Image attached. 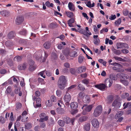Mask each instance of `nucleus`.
<instances>
[{
	"label": "nucleus",
	"instance_id": "5",
	"mask_svg": "<svg viewBox=\"0 0 131 131\" xmlns=\"http://www.w3.org/2000/svg\"><path fill=\"white\" fill-rule=\"evenodd\" d=\"M40 119L39 122H43L44 121H47L49 118L48 116H46V114L45 113H41L39 115Z\"/></svg>",
	"mask_w": 131,
	"mask_h": 131
},
{
	"label": "nucleus",
	"instance_id": "8",
	"mask_svg": "<svg viewBox=\"0 0 131 131\" xmlns=\"http://www.w3.org/2000/svg\"><path fill=\"white\" fill-rule=\"evenodd\" d=\"M122 67V66L120 64L117 63L115 66L113 67V70H116L119 72L122 71L124 70H121Z\"/></svg>",
	"mask_w": 131,
	"mask_h": 131
},
{
	"label": "nucleus",
	"instance_id": "33",
	"mask_svg": "<svg viewBox=\"0 0 131 131\" xmlns=\"http://www.w3.org/2000/svg\"><path fill=\"white\" fill-rule=\"evenodd\" d=\"M78 89L80 91H83L85 90V88L81 84H79L78 86Z\"/></svg>",
	"mask_w": 131,
	"mask_h": 131
},
{
	"label": "nucleus",
	"instance_id": "39",
	"mask_svg": "<svg viewBox=\"0 0 131 131\" xmlns=\"http://www.w3.org/2000/svg\"><path fill=\"white\" fill-rule=\"evenodd\" d=\"M83 36L86 39H88L90 36L91 35V33H83Z\"/></svg>",
	"mask_w": 131,
	"mask_h": 131
},
{
	"label": "nucleus",
	"instance_id": "60",
	"mask_svg": "<svg viewBox=\"0 0 131 131\" xmlns=\"http://www.w3.org/2000/svg\"><path fill=\"white\" fill-rule=\"evenodd\" d=\"M6 72V70L4 69L1 70L0 71V73L2 74H5Z\"/></svg>",
	"mask_w": 131,
	"mask_h": 131
},
{
	"label": "nucleus",
	"instance_id": "35",
	"mask_svg": "<svg viewBox=\"0 0 131 131\" xmlns=\"http://www.w3.org/2000/svg\"><path fill=\"white\" fill-rule=\"evenodd\" d=\"M46 104L49 107H51L53 105V103L50 100H49L46 102Z\"/></svg>",
	"mask_w": 131,
	"mask_h": 131
},
{
	"label": "nucleus",
	"instance_id": "14",
	"mask_svg": "<svg viewBox=\"0 0 131 131\" xmlns=\"http://www.w3.org/2000/svg\"><path fill=\"white\" fill-rule=\"evenodd\" d=\"M78 104L76 102H72L70 104L71 108L73 110L77 109L78 107Z\"/></svg>",
	"mask_w": 131,
	"mask_h": 131
},
{
	"label": "nucleus",
	"instance_id": "57",
	"mask_svg": "<svg viewBox=\"0 0 131 131\" xmlns=\"http://www.w3.org/2000/svg\"><path fill=\"white\" fill-rule=\"evenodd\" d=\"M74 22V18H72L69 19L68 21V23L69 24H72Z\"/></svg>",
	"mask_w": 131,
	"mask_h": 131
},
{
	"label": "nucleus",
	"instance_id": "59",
	"mask_svg": "<svg viewBox=\"0 0 131 131\" xmlns=\"http://www.w3.org/2000/svg\"><path fill=\"white\" fill-rule=\"evenodd\" d=\"M64 66L66 68H69L70 67V65L69 63L66 62L64 64Z\"/></svg>",
	"mask_w": 131,
	"mask_h": 131
},
{
	"label": "nucleus",
	"instance_id": "30",
	"mask_svg": "<svg viewBox=\"0 0 131 131\" xmlns=\"http://www.w3.org/2000/svg\"><path fill=\"white\" fill-rule=\"evenodd\" d=\"M12 91V87L10 86H8L5 91V93L7 94H9Z\"/></svg>",
	"mask_w": 131,
	"mask_h": 131
},
{
	"label": "nucleus",
	"instance_id": "50",
	"mask_svg": "<svg viewBox=\"0 0 131 131\" xmlns=\"http://www.w3.org/2000/svg\"><path fill=\"white\" fill-rule=\"evenodd\" d=\"M56 93L58 97H60L62 94V92L59 90H57L56 91Z\"/></svg>",
	"mask_w": 131,
	"mask_h": 131
},
{
	"label": "nucleus",
	"instance_id": "26",
	"mask_svg": "<svg viewBox=\"0 0 131 131\" xmlns=\"http://www.w3.org/2000/svg\"><path fill=\"white\" fill-rule=\"evenodd\" d=\"M63 119L64 123H65L67 124L69 123L71 121V119L69 117H64L63 118Z\"/></svg>",
	"mask_w": 131,
	"mask_h": 131
},
{
	"label": "nucleus",
	"instance_id": "43",
	"mask_svg": "<svg viewBox=\"0 0 131 131\" xmlns=\"http://www.w3.org/2000/svg\"><path fill=\"white\" fill-rule=\"evenodd\" d=\"M25 127L27 129H29L31 127V124L30 123H27L25 124Z\"/></svg>",
	"mask_w": 131,
	"mask_h": 131
},
{
	"label": "nucleus",
	"instance_id": "2",
	"mask_svg": "<svg viewBox=\"0 0 131 131\" xmlns=\"http://www.w3.org/2000/svg\"><path fill=\"white\" fill-rule=\"evenodd\" d=\"M102 107L101 105L97 106L94 110L93 115L95 117L99 116L101 113L102 111Z\"/></svg>",
	"mask_w": 131,
	"mask_h": 131
},
{
	"label": "nucleus",
	"instance_id": "29",
	"mask_svg": "<svg viewBox=\"0 0 131 131\" xmlns=\"http://www.w3.org/2000/svg\"><path fill=\"white\" fill-rule=\"evenodd\" d=\"M22 57L21 56H16L14 59V60L15 61L19 62L22 59Z\"/></svg>",
	"mask_w": 131,
	"mask_h": 131
},
{
	"label": "nucleus",
	"instance_id": "21",
	"mask_svg": "<svg viewBox=\"0 0 131 131\" xmlns=\"http://www.w3.org/2000/svg\"><path fill=\"white\" fill-rule=\"evenodd\" d=\"M44 47L46 49H49L51 47V43L49 42H45L43 44Z\"/></svg>",
	"mask_w": 131,
	"mask_h": 131
},
{
	"label": "nucleus",
	"instance_id": "52",
	"mask_svg": "<svg viewBox=\"0 0 131 131\" xmlns=\"http://www.w3.org/2000/svg\"><path fill=\"white\" fill-rule=\"evenodd\" d=\"M45 70L39 73V74L41 75V76L42 77L44 78H46L45 75H43L45 73Z\"/></svg>",
	"mask_w": 131,
	"mask_h": 131
},
{
	"label": "nucleus",
	"instance_id": "34",
	"mask_svg": "<svg viewBox=\"0 0 131 131\" xmlns=\"http://www.w3.org/2000/svg\"><path fill=\"white\" fill-rule=\"evenodd\" d=\"M84 59V57L82 56H79L78 58V61L79 63H82Z\"/></svg>",
	"mask_w": 131,
	"mask_h": 131
},
{
	"label": "nucleus",
	"instance_id": "53",
	"mask_svg": "<svg viewBox=\"0 0 131 131\" xmlns=\"http://www.w3.org/2000/svg\"><path fill=\"white\" fill-rule=\"evenodd\" d=\"M70 73L73 74H74L75 73V69L73 68H71L70 69Z\"/></svg>",
	"mask_w": 131,
	"mask_h": 131
},
{
	"label": "nucleus",
	"instance_id": "15",
	"mask_svg": "<svg viewBox=\"0 0 131 131\" xmlns=\"http://www.w3.org/2000/svg\"><path fill=\"white\" fill-rule=\"evenodd\" d=\"M88 118L87 116H82L80 117L79 119V121L80 122H82L86 121Z\"/></svg>",
	"mask_w": 131,
	"mask_h": 131
},
{
	"label": "nucleus",
	"instance_id": "62",
	"mask_svg": "<svg viewBox=\"0 0 131 131\" xmlns=\"http://www.w3.org/2000/svg\"><path fill=\"white\" fill-rule=\"evenodd\" d=\"M82 15L84 17H85L87 19H89V17L87 16V14L84 13H82Z\"/></svg>",
	"mask_w": 131,
	"mask_h": 131
},
{
	"label": "nucleus",
	"instance_id": "40",
	"mask_svg": "<svg viewBox=\"0 0 131 131\" xmlns=\"http://www.w3.org/2000/svg\"><path fill=\"white\" fill-rule=\"evenodd\" d=\"M67 16L70 18H71L73 16V13L71 12H66Z\"/></svg>",
	"mask_w": 131,
	"mask_h": 131
},
{
	"label": "nucleus",
	"instance_id": "63",
	"mask_svg": "<svg viewBox=\"0 0 131 131\" xmlns=\"http://www.w3.org/2000/svg\"><path fill=\"white\" fill-rule=\"evenodd\" d=\"M110 78L109 79H111L112 80H115V75H114L113 74H111L110 75Z\"/></svg>",
	"mask_w": 131,
	"mask_h": 131
},
{
	"label": "nucleus",
	"instance_id": "24",
	"mask_svg": "<svg viewBox=\"0 0 131 131\" xmlns=\"http://www.w3.org/2000/svg\"><path fill=\"white\" fill-rule=\"evenodd\" d=\"M123 106L124 107L123 109H125L128 107L131 108V102H128L127 103H125L123 104Z\"/></svg>",
	"mask_w": 131,
	"mask_h": 131
},
{
	"label": "nucleus",
	"instance_id": "10",
	"mask_svg": "<svg viewBox=\"0 0 131 131\" xmlns=\"http://www.w3.org/2000/svg\"><path fill=\"white\" fill-rule=\"evenodd\" d=\"M121 105V103L118 101L117 100H114L112 103V106L118 108H119Z\"/></svg>",
	"mask_w": 131,
	"mask_h": 131
},
{
	"label": "nucleus",
	"instance_id": "41",
	"mask_svg": "<svg viewBox=\"0 0 131 131\" xmlns=\"http://www.w3.org/2000/svg\"><path fill=\"white\" fill-rule=\"evenodd\" d=\"M19 42L20 43L24 45H25L27 44V41L25 39H23L20 40Z\"/></svg>",
	"mask_w": 131,
	"mask_h": 131
},
{
	"label": "nucleus",
	"instance_id": "25",
	"mask_svg": "<svg viewBox=\"0 0 131 131\" xmlns=\"http://www.w3.org/2000/svg\"><path fill=\"white\" fill-rule=\"evenodd\" d=\"M123 114V112L122 111L118 112L115 115V118L117 119L120 117H121Z\"/></svg>",
	"mask_w": 131,
	"mask_h": 131
},
{
	"label": "nucleus",
	"instance_id": "9",
	"mask_svg": "<svg viewBox=\"0 0 131 131\" xmlns=\"http://www.w3.org/2000/svg\"><path fill=\"white\" fill-rule=\"evenodd\" d=\"M92 126L95 128H98L99 126V123L97 119H94L92 121Z\"/></svg>",
	"mask_w": 131,
	"mask_h": 131
},
{
	"label": "nucleus",
	"instance_id": "37",
	"mask_svg": "<svg viewBox=\"0 0 131 131\" xmlns=\"http://www.w3.org/2000/svg\"><path fill=\"white\" fill-rule=\"evenodd\" d=\"M120 81L125 85H127L128 84V82L127 80L121 79Z\"/></svg>",
	"mask_w": 131,
	"mask_h": 131
},
{
	"label": "nucleus",
	"instance_id": "18",
	"mask_svg": "<svg viewBox=\"0 0 131 131\" xmlns=\"http://www.w3.org/2000/svg\"><path fill=\"white\" fill-rule=\"evenodd\" d=\"M90 125L89 123H86L84 125V129L86 131H88L90 129Z\"/></svg>",
	"mask_w": 131,
	"mask_h": 131
},
{
	"label": "nucleus",
	"instance_id": "61",
	"mask_svg": "<svg viewBox=\"0 0 131 131\" xmlns=\"http://www.w3.org/2000/svg\"><path fill=\"white\" fill-rule=\"evenodd\" d=\"M35 95L37 97L40 96V93L39 91H36L35 93Z\"/></svg>",
	"mask_w": 131,
	"mask_h": 131
},
{
	"label": "nucleus",
	"instance_id": "36",
	"mask_svg": "<svg viewBox=\"0 0 131 131\" xmlns=\"http://www.w3.org/2000/svg\"><path fill=\"white\" fill-rule=\"evenodd\" d=\"M59 125L61 127H63L64 125V122L62 120H59L58 121Z\"/></svg>",
	"mask_w": 131,
	"mask_h": 131
},
{
	"label": "nucleus",
	"instance_id": "55",
	"mask_svg": "<svg viewBox=\"0 0 131 131\" xmlns=\"http://www.w3.org/2000/svg\"><path fill=\"white\" fill-rule=\"evenodd\" d=\"M82 82L85 84H88L89 83V80L85 79L82 80Z\"/></svg>",
	"mask_w": 131,
	"mask_h": 131
},
{
	"label": "nucleus",
	"instance_id": "45",
	"mask_svg": "<svg viewBox=\"0 0 131 131\" xmlns=\"http://www.w3.org/2000/svg\"><path fill=\"white\" fill-rule=\"evenodd\" d=\"M122 43L119 42L117 43L116 46L117 49L122 48Z\"/></svg>",
	"mask_w": 131,
	"mask_h": 131
},
{
	"label": "nucleus",
	"instance_id": "44",
	"mask_svg": "<svg viewBox=\"0 0 131 131\" xmlns=\"http://www.w3.org/2000/svg\"><path fill=\"white\" fill-rule=\"evenodd\" d=\"M121 18H118L117 20H116L114 23L115 25H119L121 23Z\"/></svg>",
	"mask_w": 131,
	"mask_h": 131
},
{
	"label": "nucleus",
	"instance_id": "51",
	"mask_svg": "<svg viewBox=\"0 0 131 131\" xmlns=\"http://www.w3.org/2000/svg\"><path fill=\"white\" fill-rule=\"evenodd\" d=\"M14 33H8L7 35L8 38L11 39L14 36Z\"/></svg>",
	"mask_w": 131,
	"mask_h": 131
},
{
	"label": "nucleus",
	"instance_id": "6",
	"mask_svg": "<svg viewBox=\"0 0 131 131\" xmlns=\"http://www.w3.org/2000/svg\"><path fill=\"white\" fill-rule=\"evenodd\" d=\"M24 18L23 16H18L16 19V23L17 25L21 24L23 21Z\"/></svg>",
	"mask_w": 131,
	"mask_h": 131
},
{
	"label": "nucleus",
	"instance_id": "13",
	"mask_svg": "<svg viewBox=\"0 0 131 131\" xmlns=\"http://www.w3.org/2000/svg\"><path fill=\"white\" fill-rule=\"evenodd\" d=\"M86 70V68L84 66H82L79 67L77 69L78 72L79 73H81L84 72Z\"/></svg>",
	"mask_w": 131,
	"mask_h": 131
},
{
	"label": "nucleus",
	"instance_id": "38",
	"mask_svg": "<svg viewBox=\"0 0 131 131\" xmlns=\"http://www.w3.org/2000/svg\"><path fill=\"white\" fill-rule=\"evenodd\" d=\"M129 95V94L127 93H123L121 96V97L123 99H125L128 97Z\"/></svg>",
	"mask_w": 131,
	"mask_h": 131
},
{
	"label": "nucleus",
	"instance_id": "3",
	"mask_svg": "<svg viewBox=\"0 0 131 131\" xmlns=\"http://www.w3.org/2000/svg\"><path fill=\"white\" fill-rule=\"evenodd\" d=\"M66 92V94L64 95L63 99L66 105L69 106L70 104L69 102L71 100V97L70 94Z\"/></svg>",
	"mask_w": 131,
	"mask_h": 131
},
{
	"label": "nucleus",
	"instance_id": "46",
	"mask_svg": "<svg viewBox=\"0 0 131 131\" xmlns=\"http://www.w3.org/2000/svg\"><path fill=\"white\" fill-rule=\"evenodd\" d=\"M100 41L99 38L95 39L94 40V44L96 45H98L100 43Z\"/></svg>",
	"mask_w": 131,
	"mask_h": 131
},
{
	"label": "nucleus",
	"instance_id": "49",
	"mask_svg": "<svg viewBox=\"0 0 131 131\" xmlns=\"http://www.w3.org/2000/svg\"><path fill=\"white\" fill-rule=\"evenodd\" d=\"M45 73L47 76L48 77H50L52 75V72L49 71H46Z\"/></svg>",
	"mask_w": 131,
	"mask_h": 131
},
{
	"label": "nucleus",
	"instance_id": "54",
	"mask_svg": "<svg viewBox=\"0 0 131 131\" xmlns=\"http://www.w3.org/2000/svg\"><path fill=\"white\" fill-rule=\"evenodd\" d=\"M116 18V16L115 15H112L111 16L109 17V19L111 20H113L115 19Z\"/></svg>",
	"mask_w": 131,
	"mask_h": 131
},
{
	"label": "nucleus",
	"instance_id": "64",
	"mask_svg": "<svg viewBox=\"0 0 131 131\" xmlns=\"http://www.w3.org/2000/svg\"><path fill=\"white\" fill-rule=\"evenodd\" d=\"M128 13V11L127 10H125L123 12L124 15L125 16H127Z\"/></svg>",
	"mask_w": 131,
	"mask_h": 131
},
{
	"label": "nucleus",
	"instance_id": "58",
	"mask_svg": "<svg viewBox=\"0 0 131 131\" xmlns=\"http://www.w3.org/2000/svg\"><path fill=\"white\" fill-rule=\"evenodd\" d=\"M122 46V48H127L128 47V45L125 43H123Z\"/></svg>",
	"mask_w": 131,
	"mask_h": 131
},
{
	"label": "nucleus",
	"instance_id": "20",
	"mask_svg": "<svg viewBox=\"0 0 131 131\" xmlns=\"http://www.w3.org/2000/svg\"><path fill=\"white\" fill-rule=\"evenodd\" d=\"M112 50L113 53L116 55H119L121 54V52L120 50H117L113 48L112 49Z\"/></svg>",
	"mask_w": 131,
	"mask_h": 131
},
{
	"label": "nucleus",
	"instance_id": "16",
	"mask_svg": "<svg viewBox=\"0 0 131 131\" xmlns=\"http://www.w3.org/2000/svg\"><path fill=\"white\" fill-rule=\"evenodd\" d=\"M20 88L17 87L14 90V92L16 94H18L19 96H21L22 95V92L20 91Z\"/></svg>",
	"mask_w": 131,
	"mask_h": 131
},
{
	"label": "nucleus",
	"instance_id": "19",
	"mask_svg": "<svg viewBox=\"0 0 131 131\" xmlns=\"http://www.w3.org/2000/svg\"><path fill=\"white\" fill-rule=\"evenodd\" d=\"M58 24L56 22H53L51 23L49 25V27L51 28H54L57 27Z\"/></svg>",
	"mask_w": 131,
	"mask_h": 131
},
{
	"label": "nucleus",
	"instance_id": "28",
	"mask_svg": "<svg viewBox=\"0 0 131 131\" xmlns=\"http://www.w3.org/2000/svg\"><path fill=\"white\" fill-rule=\"evenodd\" d=\"M114 96L113 95H110L107 97L108 101L110 103H111L114 100Z\"/></svg>",
	"mask_w": 131,
	"mask_h": 131
},
{
	"label": "nucleus",
	"instance_id": "42",
	"mask_svg": "<svg viewBox=\"0 0 131 131\" xmlns=\"http://www.w3.org/2000/svg\"><path fill=\"white\" fill-rule=\"evenodd\" d=\"M50 101H52V102H55L57 100L56 98V96L54 95H51L50 97Z\"/></svg>",
	"mask_w": 131,
	"mask_h": 131
},
{
	"label": "nucleus",
	"instance_id": "22",
	"mask_svg": "<svg viewBox=\"0 0 131 131\" xmlns=\"http://www.w3.org/2000/svg\"><path fill=\"white\" fill-rule=\"evenodd\" d=\"M76 85H72L67 88V93L71 92L72 91L73 89L76 86Z\"/></svg>",
	"mask_w": 131,
	"mask_h": 131
},
{
	"label": "nucleus",
	"instance_id": "4",
	"mask_svg": "<svg viewBox=\"0 0 131 131\" xmlns=\"http://www.w3.org/2000/svg\"><path fill=\"white\" fill-rule=\"evenodd\" d=\"M63 53L66 56L69 54V56L72 57H74L77 56V52L75 51H72L69 52L67 50H65L63 51Z\"/></svg>",
	"mask_w": 131,
	"mask_h": 131
},
{
	"label": "nucleus",
	"instance_id": "32",
	"mask_svg": "<svg viewBox=\"0 0 131 131\" xmlns=\"http://www.w3.org/2000/svg\"><path fill=\"white\" fill-rule=\"evenodd\" d=\"M73 4L72 3L69 2L68 3V7L69 9L72 11H74L75 10V9L73 8Z\"/></svg>",
	"mask_w": 131,
	"mask_h": 131
},
{
	"label": "nucleus",
	"instance_id": "23",
	"mask_svg": "<svg viewBox=\"0 0 131 131\" xmlns=\"http://www.w3.org/2000/svg\"><path fill=\"white\" fill-rule=\"evenodd\" d=\"M22 105V104L20 102L16 103L15 104L16 110H18L20 109L21 108Z\"/></svg>",
	"mask_w": 131,
	"mask_h": 131
},
{
	"label": "nucleus",
	"instance_id": "48",
	"mask_svg": "<svg viewBox=\"0 0 131 131\" xmlns=\"http://www.w3.org/2000/svg\"><path fill=\"white\" fill-rule=\"evenodd\" d=\"M5 121L4 118L2 116H0V122L2 124H3L5 122Z\"/></svg>",
	"mask_w": 131,
	"mask_h": 131
},
{
	"label": "nucleus",
	"instance_id": "31",
	"mask_svg": "<svg viewBox=\"0 0 131 131\" xmlns=\"http://www.w3.org/2000/svg\"><path fill=\"white\" fill-rule=\"evenodd\" d=\"M90 97L87 96H86L83 99V101L85 103H89L90 101Z\"/></svg>",
	"mask_w": 131,
	"mask_h": 131
},
{
	"label": "nucleus",
	"instance_id": "47",
	"mask_svg": "<svg viewBox=\"0 0 131 131\" xmlns=\"http://www.w3.org/2000/svg\"><path fill=\"white\" fill-rule=\"evenodd\" d=\"M36 69L34 65H30L29 67V69L30 71H34Z\"/></svg>",
	"mask_w": 131,
	"mask_h": 131
},
{
	"label": "nucleus",
	"instance_id": "56",
	"mask_svg": "<svg viewBox=\"0 0 131 131\" xmlns=\"http://www.w3.org/2000/svg\"><path fill=\"white\" fill-rule=\"evenodd\" d=\"M114 58L115 60L120 61H122L123 60V59L122 58L117 56L114 57Z\"/></svg>",
	"mask_w": 131,
	"mask_h": 131
},
{
	"label": "nucleus",
	"instance_id": "1",
	"mask_svg": "<svg viewBox=\"0 0 131 131\" xmlns=\"http://www.w3.org/2000/svg\"><path fill=\"white\" fill-rule=\"evenodd\" d=\"M67 80L64 76L62 75L59 78L58 82V87L62 90L65 87Z\"/></svg>",
	"mask_w": 131,
	"mask_h": 131
},
{
	"label": "nucleus",
	"instance_id": "27",
	"mask_svg": "<svg viewBox=\"0 0 131 131\" xmlns=\"http://www.w3.org/2000/svg\"><path fill=\"white\" fill-rule=\"evenodd\" d=\"M0 13L2 15L4 16H7L9 14L8 12L6 10L2 11Z\"/></svg>",
	"mask_w": 131,
	"mask_h": 131
},
{
	"label": "nucleus",
	"instance_id": "11",
	"mask_svg": "<svg viewBox=\"0 0 131 131\" xmlns=\"http://www.w3.org/2000/svg\"><path fill=\"white\" fill-rule=\"evenodd\" d=\"M113 80L111 79L108 78L106 79L104 81V84L106 86L108 84L109 87H110L113 84Z\"/></svg>",
	"mask_w": 131,
	"mask_h": 131
},
{
	"label": "nucleus",
	"instance_id": "7",
	"mask_svg": "<svg viewBox=\"0 0 131 131\" xmlns=\"http://www.w3.org/2000/svg\"><path fill=\"white\" fill-rule=\"evenodd\" d=\"M95 86L101 90H104L107 87V86L104 84L103 83H100L98 85H95Z\"/></svg>",
	"mask_w": 131,
	"mask_h": 131
},
{
	"label": "nucleus",
	"instance_id": "17",
	"mask_svg": "<svg viewBox=\"0 0 131 131\" xmlns=\"http://www.w3.org/2000/svg\"><path fill=\"white\" fill-rule=\"evenodd\" d=\"M27 66V64L24 63L23 64L20 65L18 66V69L20 70H22L25 69Z\"/></svg>",
	"mask_w": 131,
	"mask_h": 131
},
{
	"label": "nucleus",
	"instance_id": "12",
	"mask_svg": "<svg viewBox=\"0 0 131 131\" xmlns=\"http://www.w3.org/2000/svg\"><path fill=\"white\" fill-rule=\"evenodd\" d=\"M92 105H90L87 106V104H85L82 107V109H83L84 107V109H85V110L87 112H90L92 110Z\"/></svg>",
	"mask_w": 131,
	"mask_h": 131
}]
</instances>
